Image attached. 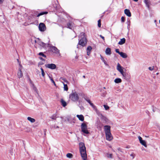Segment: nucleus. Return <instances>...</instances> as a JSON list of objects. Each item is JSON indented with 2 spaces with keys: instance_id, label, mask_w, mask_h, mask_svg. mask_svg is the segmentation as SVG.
Segmentation results:
<instances>
[{
  "instance_id": "052dcab7",
  "label": "nucleus",
  "mask_w": 160,
  "mask_h": 160,
  "mask_svg": "<svg viewBox=\"0 0 160 160\" xmlns=\"http://www.w3.org/2000/svg\"><path fill=\"white\" fill-rule=\"evenodd\" d=\"M130 156L132 157L133 158H134L135 157V156L132 154H131Z\"/></svg>"
},
{
  "instance_id": "393cba45",
  "label": "nucleus",
  "mask_w": 160,
  "mask_h": 160,
  "mask_svg": "<svg viewBox=\"0 0 160 160\" xmlns=\"http://www.w3.org/2000/svg\"><path fill=\"white\" fill-rule=\"evenodd\" d=\"M100 58H101V60H102V61L103 62V63H104V64L106 65V66H109V65L107 63V62H106V61H105L101 55H100Z\"/></svg>"
},
{
  "instance_id": "2f4dec72",
  "label": "nucleus",
  "mask_w": 160,
  "mask_h": 160,
  "mask_svg": "<svg viewBox=\"0 0 160 160\" xmlns=\"http://www.w3.org/2000/svg\"><path fill=\"white\" fill-rule=\"evenodd\" d=\"M66 156L68 158H72L73 155L71 153H68L67 154Z\"/></svg>"
},
{
  "instance_id": "9d476101",
  "label": "nucleus",
  "mask_w": 160,
  "mask_h": 160,
  "mask_svg": "<svg viewBox=\"0 0 160 160\" xmlns=\"http://www.w3.org/2000/svg\"><path fill=\"white\" fill-rule=\"evenodd\" d=\"M104 131L105 133L111 132V127L109 125H105L104 126Z\"/></svg>"
},
{
  "instance_id": "7ed1b4c3",
  "label": "nucleus",
  "mask_w": 160,
  "mask_h": 160,
  "mask_svg": "<svg viewBox=\"0 0 160 160\" xmlns=\"http://www.w3.org/2000/svg\"><path fill=\"white\" fill-rule=\"evenodd\" d=\"M69 98L73 102H76L79 99V96L76 92H72V93L69 95Z\"/></svg>"
},
{
  "instance_id": "cd10ccee",
  "label": "nucleus",
  "mask_w": 160,
  "mask_h": 160,
  "mask_svg": "<svg viewBox=\"0 0 160 160\" xmlns=\"http://www.w3.org/2000/svg\"><path fill=\"white\" fill-rule=\"evenodd\" d=\"M58 118L57 116V115L56 113L53 114L50 118L52 120H56V118Z\"/></svg>"
},
{
  "instance_id": "6e6d98bb",
  "label": "nucleus",
  "mask_w": 160,
  "mask_h": 160,
  "mask_svg": "<svg viewBox=\"0 0 160 160\" xmlns=\"http://www.w3.org/2000/svg\"><path fill=\"white\" fill-rule=\"evenodd\" d=\"M92 107L94 106V104L93 103H92L91 102L89 103Z\"/></svg>"
},
{
  "instance_id": "f704fd0d",
  "label": "nucleus",
  "mask_w": 160,
  "mask_h": 160,
  "mask_svg": "<svg viewBox=\"0 0 160 160\" xmlns=\"http://www.w3.org/2000/svg\"><path fill=\"white\" fill-rule=\"evenodd\" d=\"M92 49V47L91 46H89L87 47V50L88 51H89L91 52Z\"/></svg>"
},
{
  "instance_id": "aec40b11",
  "label": "nucleus",
  "mask_w": 160,
  "mask_h": 160,
  "mask_svg": "<svg viewBox=\"0 0 160 160\" xmlns=\"http://www.w3.org/2000/svg\"><path fill=\"white\" fill-rule=\"evenodd\" d=\"M144 2L146 4V7L148 8H149L150 1L148 0H144Z\"/></svg>"
},
{
  "instance_id": "13d9d810",
  "label": "nucleus",
  "mask_w": 160,
  "mask_h": 160,
  "mask_svg": "<svg viewBox=\"0 0 160 160\" xmlns=\"http://www.w3.org/2000/svg\"><path fill=\"white\" fill-rule=\"evenodd\" d=\"M90 51H87V55L88 56H89L90 53Z\"/></svg>"
},
{
  "instance_id": "6e6552de",
  "label": "nucleus",
  "mask_w": 160,
  "mask_h": 160,
  "mask_svg": "<svg viewBox=\"0 0 160 160\" xmlns=\"http://www.w3.org/2000/svg\"><path fill=\"white\" fill-rule=\"evenodd\" d=\"M39 29L41 32H44L46 29L45 24L43 23H40L38 26Z\"/></svg>"
},
{
  "instance_id": "c9c22d12",
  "label": "nucleus",
  "mask_w": 160,
  "mask_h": 160,
  "mask_svg": "<svg viewBox=\"0 0 160 160\" xmlns=\"http://www.w3.org/2000/svg\"><path fill=\"white\" fill-rule=\"evenodd\" d=\"M107 157L108 158H112V154L107 153Z\"/></svg>"
},
{
  "instance_id": "c03bdc74",
  "label": "nucleus",
  "mask_w": 160,
  "mask_h": 160,
  "mask_svg": "<svg viewBox=\"0 0 160 160\" xmlns=\"http://www.w3.org/2000/svg\"><path fill=\"white\" fill-rule=\"evenodd\" d=\"M38 13V11H34L33 13V16H35L36 15H37V14Z\"/></svg>"
},
{
  "instance_id": "a878e982",
  "label": "nucleus",
  "mask_w": 160,
  "mask_h": 160,
  "mask_svg": "<svg viewBox=\"0 0 160 160\" xmlns=\"http://www.w3.org/2000/svg\"><path fill=\"white\" fill-rule=\"evenodd\" d=\"M114 82L116 83H120L122 82V80L120 78H117L114 80Z\"/></svg>"
},
{
  "instance_id": "4be33fe9",
  "label": "nucleus",
  "mask_w": 160,
  "mask_h": 160,
  "mask_svg": "<svg viewBox=\"0 0 160 160\" xmlns=\"http://www.w3.org/2000/svg\"><path fill=\"white\" fill-rule=\"evenodd\" d=\"M119 55L121 57L123 58H126L128 57V56L127 54L122 52H121V53Z\"/></svg>"
},
{
  "instance_id": "e433bc0d",
  "label": "nucleus",
  "mask_w": 160,
  "mask_h": 160,
  "mask_svg": "<svg viewBox=\"0 0 160 160\" xmlns=\"http://www.w3.org/2000/svg\"><path fill=\"white\" fill-rule=\"evenodd\" d=\"M98 26L99 27H100L101 26V20L100 19H99L98 21Z\"/></svg>"
},
{
  "instance_id": "680f3d73",
  "label": "nucleus",
  "mask_w": 160,
  "mask_h": 160,
  "mask_svg": "<svg viewBox=\"0 0 160 160\" xmlns=\"http://www.w3.org/2000/svg\"><path fill=\"white\" fill-rule=\"evenodd\" d=\"M80 108L81 109H83L84 108V107L82 106H80Z\"/></svg>"
},
{
  "instance_id": "864d4df0",
  "label": "nucleus",
  "mask_w": 160,
  "mask_h": 160,
  "mask_svg": "<svg viewBox=\"0 0 160 160\" xmlns=\"http://www.w3.org/2000/svg\"><path fill=\"white\" fill-rule=\"evenodd\" d=\"M100 37L102 38L103 39V40L104 41L105 40V39H104V38L103 36H102V35H100Z\"/></svg>"
},
{
  "instance_id": "a211bd4d",
  "label": "nucleus",
  "mask_w": 160,
  "mask_h": 160,
  "mask_svg": "<svg viewBox=\"0 0 160 160\" xmlns=\"http://www.w3.org/2000/svg\"><path fill=\"white\" fill-rule=\"evenodd\" d=\"M126 39L124 38H123L120 39V41L118 42L119 45H122L125 42Z\"/></svg>"
},
{
  "instance_id": "603ef678",
  "label": "nucleus",
  "mask_w": 160,
  "mask_h": 160,
  "mask_svg": "<svg viewBox=\"0 0 160 160\" xmlns=\"http://www.w3.org/2000/svg\"><path fill=\"white\" fill-rule=\"evenodd\" d=\"M39 58L41 60H42V61H45V60L42 57H39Z\"/></svg>"
},
{
  "instance_id": "473e14b6",
  "label": "nucleus",
  "mask_w": 160,
  "mask_h": 160,
  "mask_svg": "<svg viewBox=\"0 0 160 160\" xmlns=\"http://www.w3.org/2000/svg\"><path fill=\"white\" fill-rule=\"evenodd\" d=\"M127 23L128 24L127 28L128 29L130 28V20H128L127 21Z\"/></svg>"
},
{
  "instance_id": "bb28decb",
  "label": "nucleus",
  "mask_w": 160,
  "mask_h": 160,
  "mask_svg": "<svg viewBox=\"0 0 160 160\" xmlns=\"http://www.w3.org/2000/svg\"><path fill=\"white\" fill-rule=\"evenodd\" d=\"M140 142L141 144H142V145L144 146L145 147H147V145L146 143L145 140H142L141 141V142Z\"/></svg>"
},
{
  "instance_id": "f8f14e48",
  "label": "nucleus",
  "mask_w": 160,
  "mask_h": 160,
  "mask_svg": "<svg viewBox=\"0 0 160 160\" xmlns=\"http://www.w3.org/2000/svg\"><path fill=\"white\" fill-rule=\"evenodd\" d=\"M123 68L121 66L119 63H118L117 67V70L121 73L122 74L123 72Z\"/></svg>"
},
{
  "instance_id": "4d7b16f0",
  "label": "nucleus",
  "mask_w": 160,
  "mask_h": 160,
  "mask_svg": "<svg viewBox=\"0 0 160 160\" xmlns=\"http://www.w3.org/2000/svg\"><path fill=\"white\" fill-rule=\"evenodd\" d=\"M92 107L94 106V104L93 103H92L91 102L89 103Z\"/></svg>"
},
{
  "instance_id": "b1692460",
  "label": "nucleus",
  "mask_w": 160,
  "mask_h": 160,
  "mask_svg": "<svg viewBox=\"0 0 160 160\" xmlns=\"http://www.w3.org/2000/svg\"><path fill=\"white\" fill-rule=\"evenodd\" d=\"M27 119L32 123H33L35 121V120L34 118L29 117H28Z\"/></svg>"
},
{
  "instance_id": "3c124183",
  "label": "nucleus",
  "mask_w": 160,
  "mask_h": 160,
  "mask_svg": "<svg viewBox=\"0 0 160 160\" xmlns=\"http://www.w3.org/2000/svg\"><path fill=\"white\" fill-rule=\"evenodd\" d=\"M138 139L139 140L140 142H141V141L142 140V137L140 136L138 137Z\"/></svg>"
},
{
  "instance_id": "5701e85b",
  "label": "nucleus",
  "mask_w": 160,
  "mask_h": 160,
  "mask_svg": "<svg viewBox=\"0 0 160 160\" xmlns=\"http://www.w3.org/2000/svg\"><path fill=\"white\" fill-rule=\"evenodd\" d=\"M48 13V12H41L39 13H38L37 16V17H39L40 16H42V15H43L44 14H46Z\"/></svg>"
},
{
  "instance_id": "5fc2aeb1",
  "label": "nucleus",
  "mask_w": 160,
  "mask_h": 160,
  "mask_svg": "<svg viewBox=\"0 0 160 160\" xmlns=\"http://www.w3.org/2000/svg\"><path fill=\"white\" fill-rule=\"evenodd\" d=\"M53 128H59V127L58 126H56L55 125H54L53 126Z\"/></svg>"
},
{
  "instance_id": "8fccbe9b",
  "label": "nucleus",
  "mask_w": 160,
  "mask_h": 160,
  "mask_svg": "<svg viewBox=\"0 0 160 160\" xmlns=\"http://www.w3.org/2000/svg\"><path fill=\"white\" fill-rule=\"evenodd\" d=\"M153 67H149L148 68V69L149 70L152 71L154 69Z\"/></svg>"
},
{
  "instance_id": "4468645a",
  "label": "nucleus",
  "mask_w": 160,
  "mask_h": 160,
  "mask_svg": "<svg viewBox=\"0 0 160 160\" xmlns=\"http://www.w3.org/2000/svg\"><path fill=\"white\" fill-rule=\"evenodd\" d=\"M18 78H21L23 76V73L21 71V69L19 68L18 69V71L17 73Z\"/></svg>"
},
{
  "instance_id": "37998d69",
  "label": "nucleus",
  "mask_w": 160,
  "mask_h": 160,
  "mask_svg": "<svg viewBox=\"0 0 160 160\" xmlns=\"http://www.w3.org/2000/svg\"><path fill=\"white\" fill-rule=\"evenodd\" d=\"M115 51L117 53H118L119 54L121 53V52H119V49H115Z\"/></svg>"
},
{
  "instance_id": "423d86ee",
  "label": "nucleus",
  "mask_w": 160,
  "mask_h": 160,
  "mask_svg": "<svg viewBox=\"0 0 160 160\" xmlns=\"http://www.w3.org/2000/svg\"><path fill=\"white\" fill-rule=\"evenodd\" d=\"M49 47L51 51L56 54H59V55H60L59 50L56 47L52 46H49Z\"/></svg>"
},
{
  "instance_id": "69168bd1",
  "label": "nucleus",
  "mask_w": 160,
  "mask_h": 160,
  "mask_svg": "<svg viewBox=\"0 0 160 160\" xmlns=\"http://www.w3.org/2000/svg\"><path fill=\"white\" fill-rule=\"evenodd\" d=\"M49 78L50 79L51 81V79H53L50 76H49Z\"/></svg>"
},
{
  "instance_id": "1a4fd4ad",
  "label": "nucleus",
  "mask_w": 160,
  "mask_h": 160,
  "mask_svg": "<svg viewBox=\"0 0 160 160\" xmlns=\"http://www.w3.org/2000/svg\"><path fill=\"white\" fill-rule=\"evenodd\" d=\"M46 67L51 69H54L56 68L55 64L53 63L48 64L45 65Z\"/></svg>"
},
{
  "instance_id": "20e7f679",
  "label": "nucleus",
  "mask_w": 160,
  "mask_h": 160,
  "mask_svg": "<svg viewBox=\"0 0 160 160\" xmlns=\"http://www.w3.org/2000/svg\"><path fill=\"white\" fill-rule=\"evenodd\" d=\"M81 131L84 133L88 134L89 133L87 130V126L84 123H82L81 125Z\"/></svg>"
},
{
  "instance_id": "dca6fc26",
  "label": "nucleus",
  "mask_w": 160,
  "mask_h": 160,
  "mask_svg": "<svg viewBox=\"0 0 160 160\" xmlns=\"http://www.w3.org/2000/svg\"><path fill=\"white\" fill-rule=\"evenodd\" d=\"M105 53L107 55H110L111 54V49L109 48H107L105 50Z\"/></svg>"
},
{
  "instance_id": "2eb2a0df",
  "label": "nucleus",
  "mask_w": 160,
  "mask_h": 160,
  "mask_svg": "<svg viewBox=\"0 0 160 160\" xmlns=\"http://www.w3.org/2000/svg\"><path fill=\"white\" fill-rule=\"evenodd\" d=\"M124 13L128 17H130L131 16V13L129 9H125Z\"/></svg>"
},
{
  "instance_id": "0e129e2a",
  "label": "nucleus",
  "mask_w": 160,
  "mask_h": 160,
  "mask_svg": "<svg viewBox=\"0 0 160 160\" xmlns=\"http://www.w3.org/2000/svg\"><path fill=\"white\" fill-rule=\"evenodd\" d=\"M4 1V0H0V3H2Z\"/></svg>"
},
{
  "instance_id": "f03ea898",
  "label": "nucleus",
  "mask_w": 160,
  "mask_h": 160,
  "mask_svg": "<svg viewBox=\"0 0 160 160\" xmlns=\"http://www.w3.org/2000/svg\"><path fill=\"white\" fill-rule=\"evenodd\" d=\"M87 43V41L85 36V34L83 33L82 35L81 34L80 38L79 39V42L78 44H79L82 47L85 46ZM77 48H78V45H77Z\"/></svg>"
},
{
  "instance_id": "39448f33",
  "label": "nucleus",
  "mask_w": 160,
  "mask_h": 160,
  "mask_svg": "<svg viewBox=\"0 0 160 160\" xmlns=\"http://www.w3.org/2000/svg\"><path fill=\"white\" fill-rule=\"evenodd\" d=\"M122 76V78L126 81H128L130 80L131 78L130 74L127 72H123L121 74Z\"/></svg>"
},
{
  "instance_id": "0eeeda50",
  "label": "nucleus",
  "mask_w": 160,
  "mask_h": 160,
  "mask_svg": "<svg viewBox=\"0 0 160 160\" xmlns=\"http://www.w3.org/2000/svg\"><path fill=\"white\" fill-rule=\"evenodd\" d=\"M95 126L99 130H101L103 125L99 119L97 120L95 122Z\"/></svg>"
},
{
  "instance_id": "49530a36",
  "label": "nucleus",
  "mask_w": 160,
  "mask_h": 160,
  "mask_svg": "<svg viewBox=\"0 0 160 160\" xmlns=\"http://www.w3.org/2000/svg\"><path fill=\"white\" fill-rule=\"evenodd\" d=\"M51 82L54 84L55 86H56V84L53 79H51Z\"/></svg>"
},
{
  "instance_id": "6ab92c4d",
  "label": "nucleus",
  "mask_w": 160,
  "mask_h": 160,
  "mask_svg": "<svg viewBox=\"0 0 160 160\" xmlns=\"http://www.w3.org/2000/svg\"><path fill=\"white\" fill-rule=\"evenodd\" d=\"M60 102H61L62 105L63 107H65L67 106V104L66 102L63 99H61Z\"/></svg>"
},
{
  "instance_id": "a19ab883",
  "label": "nucleus",
  "mask_w": 160,
  "mask_h": 160,
  "mask_svg": "<svg viewBox=\"0 0 160 160\" xmlns=\"http://www.w3.org/2000/svg\"><path fill=\"white\" fill-rule=\"evenodd\" d=\"M118 151L120 152H121L122 153H123V152L122 150V149L121 148H118Z\"/></svg>"
},
{
  "instance_id": "c85d7f7f",
  "label": "nucleus",
  "mask_w": 160,
  "mask_h": 160,
  "mask_svg": "<svg viewBox=\"0 0 160 160\" xmlns=\"http://www.w3.org/2000/svg\"><path fill=\"white\" fill-rule=\"evenodd\" d=\"M64 85V90L65 91H68V85L67 84H65L64 82H62Z\"/></svg>"
},
{
  "instance_id": "338daca9",
  "label": "nucleus",
  "mask_w": 160,
  "mask_h": 160,
  "mask_svg": "<svg viewBox=\"0 0 160 160\" xmlns=\"http://www.w3.org/2000/svg\"><path fill=\"white\" fill-rule=\"evenodd\" d=\"M40 69H41V72L42 71H44V70H43V69L42 68H41Z\"/></svg>"
},
{
  "instance_id": "bf43d9fd",
  "label": "nucleus",
  "mask_w": 160,
  "mask_h": 160,
  "mask_svg": "<svg viewBox=\"0 0 160 160\" xmlns=\"http://www.w3.org/2000/svg\"><path fill=\"white\" fill-rule=\"evenodd\" d=\"M29 82L31 84H32L33 85V86L34 85L31 79H30Z\"/></svg>"
},
{
  "instance_id": "72a5a7b5",
  "label": "nucleus",
  "mask_w": 160,
  "mask_h": 160,
  "mask_svg": "<svg viewBox=\"0 0 160 160\" xmlns=\"http://www.w3.org/2000/svg\"><path fill=\"white\" fill-rule=\"evenodd\" d=\"M38 55L40 56H42V57L46 58V56L42 52H40L38 53Z\"/></svg>"
},
{
  "instance_id": "a18cd8bd",
  "label": "nucleus",
  "mask_w": 160,
  "mask_h": 160,
  "mask_svg": "<svg viewBox=\"0 0 160 160\" xmlns=\"http://www.w3.org/2000/svg\"><path fill=\"white\" fill-rule=\"evenodd\" d=\"M17 61L18 62L19 64V66H20V67H22V66L21 65V64H20V62H19V59H17Z\"/></svg>"
},
{
  "instance_id": "ea45409f",
  "label": "nucleus",
  "mask_w": 160,
  "mask_h": 160,
  "mask_svg": "<svg viewBox=\"0 0 160 160\" xmlns=\"http://www.w3.org/2000/svg\"><path fill=\"white\" fill-rule=\"evenodd\" d=\"M84 99L88 103H89L91 102L89 99L87 98H85Z\"/></svg>"
},
{
  "instance_id": "f257e3e1",
  "label": "nucleus",
  "mask_w": 160,
  "mask_h": 160,
  "mask_svg": "<svg viewBox=\"0 0 160 160\" xmlns=\"http://www.w3.org/2000/svg\"><path fill=\"white\" fill-rule=\"evenodd\" d=\"M79 151L81 156L83 160H86L87 159V155L86 153V148L85 144L83 142H80L79 143Z\"/></svg>"
},
{
  "instance_id": "09e8293b",
  "label": "nucleus",
  "mask_w": 160,
  "mask_h": 160,
  "mask_svg": "<svg viewBox=\"0 0 160 160\" xmlns=\"http://www.w3.org/2000/svg\"><path fill=\"white\" fill-rule=\"evenodd\" d=\"M42 72V75L43 77H44L45 75V73H44V71H42L41 72Z\"/></svg>"
},
{
  "instance_id": "79ce46f5",
  "label": "nucleus",
  "mask_w": 160,
  "mask_h": 160,
  "mask_svg": "<svg viewBox=\"0 0 160 160\" xmlns=\"http://www.w3.org/2000/svg\"><path fill=\"white\" fill-rule=\"evenodd\" d=\"M125 19L124 17L123 16L121 18V22H125Z\"/></svg>"
},
{
  "instance_id": "9b49d317",
  "label": "nucleus",
  "mask_w": 160,
  "mask_h": 160,
  "mask_svg": "<svg viewBox=\"0 0 160 160\" xmlns=\"http://www.w3.org/2000/svg\"><path fill=\"white\" fill-rule=\"evenodd\" d=\"M74 27V23L72 21H69L67 24V28L70 29H72Z\"/></svg>"
},
{
  "instance_id": "f3484780",
  "label": "nucleus",
  "mask_w": 160,
  "mask_h": 160,
  "mask_svg": "<svg viewBox=\"0 0 160 160\" xmlns=\"http://www.w3.org/2000/svg\"><path fill=\"white\" fill-rule=\"evenodd\" d=\"M77 117L78 118L79 120L81 121H83L84 120V117L83 115H77Z\"/></svg>"
},
{
  "instance_id": "ddd939ff",
  "label": "nucleus",
  "mask_w": 160,
  "mask_h": 160,
  "mask_svg": "<svg viewBox=\"0 0 160 160\" xmlns=\"http://www.w3.org/2000/svg\"><path fill=\"white\" fill-rule=\"evenodd\" d=\"M106 139L107 140L111 141L112 140L113 137L112 135L111 132L105 134Z\"/></svg>"
},
{
  "instance_id": "c756f323",
  "label": "nucleus",
  "mask_w": 160,
  "mask_h": 160,
  "mask_svg": "<svg viewBox=\"0 0 160 160\" xmlns=\"http://www.w3.org/2000/svg\"><path fill=\"white\" fill-rule=\"evenodd\" d=\"M95 111L96 112L98 116L99 117H101V116L102 115V114L99 112L98 110H96V111Z\"/></svg>"
},
{
  "instance_id": "7c9ffc66",
  "label": "nucleus",
  "mask_w": 160,
  "mask_h": 160,
  "mask_svg": "<svg viewBox=\"0 0 160 160\" xmlns=\"http://www.w3.org/2000/svg\"><path fill=\"white\" fill-rule=\"evenodd\" d=\"M60 80H62L64 82H66V83H68V81L65 78H63V77H61L60 78Z\"/></svg>"
},
{
  "instance_id": "774afa93",
  "label": "nucleus",
  "mask_w": 160,
  "mask_h": 160,
  "mask_svg": "<svg viewBox=\"0 0 160 160\" xmlns=\"http://www.w3.org/2000/svg\"><path fill=\"white\" fill-rule=\"evenodd\" d=\"M28 79L29 80V81H30V79H31L28 76Z\"/></svg>"
},
{
  "instance_id": "de8ad7c7",
  "label": "nucleus",
  "mask_w": 160,
  "mask_h": 160,
  "mask_svg": "<svg viewBox=\"0 0 160 160\" xmlns=\"http://www.w3.org/2000/svg\"><path fill=\"white\" fill-rule=\"evenodd\" d=\"M92 107L95 111H96V110H97V107L94 105V106Z\"/></svg>"
},
{
  "instance_id": "412c9836",
  "label": "nucleus",
  "mask_w": 160,
  "mask_h": 160,
  "mask_svg": "<svg viewBox=\"0 0 160 160\" xmlns=\"http://www.w3.org/2000/svg\"><path fill=\"white\" fill-rule=\"evenodd\" d=\"M100 118L101 119L103 120L104 121V122L105 123L107 122L108 121V119L103 115H102Z\"/></svg>"
},
{
  "instance_id": "e2e57ef3",
  "label": "nucleus",
  "mask_w": 160,
  "mask_h": 160,
  "mask_svg": "<svg viewBox=\"0 0 160 160\" xmlns=\"http://www.w3.org/2000/svg\"><path fill=\"white\" fill-rule=\"evenodd\" d=\"M130 148V146L129 145H128L126 147V148Z\"/></svg>"
},
{
  "instance_id": "58836bf2",
  "label": "nucleus",
  "mask_w": 160,
  "mask_h": 160,
  "mask_svg": "<svg viewBox=\"0 0 160 160\" xmlns=\"http://www.w3.org/2000/svg\"><path fill=\"white\" fill-rule=\"evenodd\" d=\"M104 107L105 109V110H107L109 108V107L106 105H104Z\"/></svg>"
},
{
  "instance_id": "4c0bfd02",
  "label": "nucleus",
  "mask_w": 160,
  "mask_h": 160,
  "mask_svg": "<svg viewBox=\"0 0 160 160\" xmlns=\"http://www.w3.org/2000/svg\"><path fill=\"white\" fill-rule=\"evenodd\" d=\"M39 44L40 45L42 46L43 47H44L46 44L42 42H41Z\"/></svg>"
}]
</instances>
